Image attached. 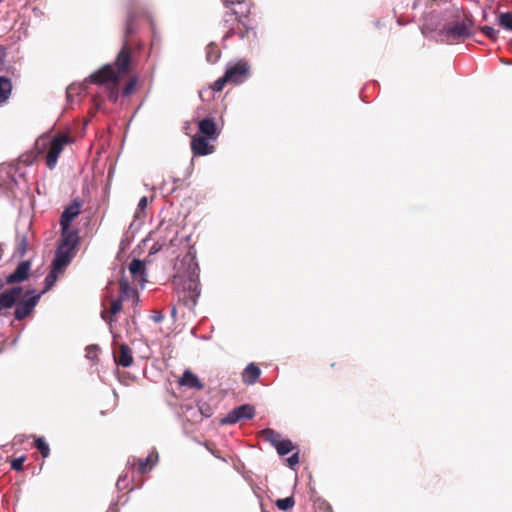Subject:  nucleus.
<instances>
[{
    "label": "nucleus",
    "instance_id": "nucleus-1",
    "mask_svg": "<svg viewBox=\"0 0 512 512\" xmlns=\"http://www.w3.org/2000/svg\"><path fill=\"white\" fill-rule=\"evenodd\" d=\"M131 60V52L128 41L125 39L123 41L122 49L119 51L114 67L113 64H106L96 72L92 73L87 81L90 83H111L112 88L109 92V99L111 101H117L118 99V90L116 85L120 79V76L128 71Z\"/></svg>",
    "mask_w": 512,
    "mask_h": 512
},
{
    "label": "nucleus",
    "instance_id": "nucleus-2",
    "mask_svg": "<svg viewBox=\"0 0 512 512\" xmlns=\"http://www.w3.org/2000/svg\"><path fill=\"white\" fill-rule=\"evenodd\" d=\"M181 265L184 271L182 275H179L183 279V290L180 299L186 307L193 309L201 294L199 282L200 268L195 256L190 254L182 259Z\"/></svg>",
    "mask_w": 512,
    "mask_h": 512
},
{
    "label": "nucleus",
    "instance_id": "nucleus-3",
    "mask_svg": "<svg viewBox=\"0 0 512 512\" xmlns=\"http://www.w3.org/2000/svg\"><path fill=\"white\" fill-rule=\"evenodd\" d=\"M441 40L453 44L459 42L471 35V21L469 19L461 22H456L451 25L445 26L440 31Z\"/></svg>",
    "mask_w": 512,
    "mask_h": 512
},
{
    "label": "nucleus",
    "instance_id": "nucleus-4",
    "mask_svg": "<svg viewBox=\"0 0 512 512\" xmlns=\"http://www.w3.org/2000/svg\"><path fill=\"white\" fill-rule=\"evenodd\" d=\"M27 295H30V297L20 300L16 302L14 307V318L18 321L25 319L28 317L34 308L36 307L37 303L39 302L41 298V294H35V290H28L26 292Z\"/></svg>",
    "mask_w": 512,
    "mask_h": 512
},
{
    "label": "nucleus",
    "instance_id": "nucleus-5",
    "mask_svg": "<svg viewBox=\"0 0 512 512\" xmlns=\"http://www.w3.org/2000/svg\"><path fill=\"white\" fill-rule=\"evenodd\" d=\"M254 415V407L249 404H243L231 410L224 418L220 420V423L222 425L235 424L240 420L252 419Z\"/></svg>",
    "mask_w": 512,
    "mask_h": 512
},
{
    "label": "nucleus",
    "instance_id": "nucleus-6",
    "mask_svg": "<svg viewBox=\"0 0 512 512\" xmlns=\"http://www.w3.org/2000/svg\"><path fill=\"white\" fill-rule=\"evenodd\" d=\"M226 73L231 72L230 82L234 84L243 83L250 74V66L247 61L239 60L236 63L229 64L226 68Z\"/></svg>",
    "mask_w": 512,
    "mask_h": 512
},
{
    "label": "nucleus",
    "instance_id": "nucleus-7",
    "mask_svg": "<svg viewBox=\"0 0 512 512\" xmlns=\"http://www.w3.org/2000/svg\"><path fill=\"white\" fill-rule=\"evenodd\" d=\"M6 279L0 277V299L2 297H7V304L5 307H1V311L3 310H9L13 308V306L16 304L18 299L22 296L23 288L21 286H13L8 289H5Z\"/></svg>",
    "mask_w": 512,
    "mask_h": 512
},
{
    "label": "nucleus",
    "instance_id": "nucleus-8",
    "mask_svg": "<svg viewBox=\"0 0 512 512\" xmlns=\"http://www.w3.org/2000/svg\"><path fill=\"white\" fill-rule=\"evenodd\" d=\"M158 459L159 456L157 451H152L144 459H137L135 457L130 458L127 462V466L134 467L136 463H138L137 471L139 474L143 475L150 472L154 468L158 462Z\"/></svg>",
    "mask_w": 512,
    "mask_h": 512
},
{
    "label": "nucleus",
    "instance_id": "nucleus-9",
    "mask_svg": "<svg viewBox=\"0 0 512 512\" xmlns=\"http://www.w3.org/2000/svg\"><path fill=\"white\" fill-rule=\"evenodd\" d=\"M74 251L70 250V248H64L58 246L55 252V257L52 262V267L56 271H62L65 267H67L74 257Z\"/></svg>",
    "mask_w": 512,
    "mask_h": 512
},
{
    "label": "nucleus",
    "instance_id": "nucleus-10",
    "mask_svg": "<svg viewBox=\"0 0 512 512\" xmlns=\"http://www.w3.org/2000/svg\"><path fill=\"white\" fill-rule=\"evenodd\" d=\"M113 357L115 363L124 368L130 367L133 364L132 349L125 343L120 344L118 350L113 351Z\"/></svg>",
    "mask_w": 512,
    "mask_h": 512
},
{
    "label": "nucleus",
    "instance_id": "nucleus-11",
    "mask_svg": "<svg viewBox=\"0 0 512 512\" xmlns=\"http://www.w3.org/2000/svg\"><path fill=\"white\" fill-rule=\"evenodd\" d=\"M31 268V263L28 260L20 262L14 272L10 273L6 276V282L8 284H17L21 283L27 279L29 271Z\"/></svg>",
    "mask_w": 512,
    "mask_h": 512
},
{
    "label": "nucleus",
    "instance_id": "nucleus-12",
    "mask_svg": "<svg viewBox=\"0 0 512 512\" xmlns=\"http://www.w3.org/2000/svg\"><path fill=\"white\" fill-rule=\"evenodd\" d=\"M82 203L74 199L62 212L60 226H70L71 222L79 215Z\"/></svg>",
    "mask_w": 512,
    "mask_h": 512
},
{
    "label": "nucleus",
    "instance_id": "nucleus-13",
    "mask_svg": "<svg viewBox=\"0 0 512 512\" xmlns=\"http://www.w3.org/2000/svg\"><path fill=\"white\" fill-rule=\"evenodd\" d=\"M79 242V236L76 230L71 229L70 226H61V243L60 247L70 248V250H75L77 244Z\"/></svg>",
    "mask_w": 512,
    "mask_h": 512
},
{
    "label": "nucleus",
    "instance_id": "nucleus-14",
    "mask_svg": "<svg viewBox=\"0 0 512 512\" xmlns=\"http://www.w3.org/2000/svg\"><path fill=\"white\" fill-rule=\"evenodd\" d=\"M191 149L194 155L206 156L213 152L214 148L202 136H194L191 140Z\"/></svg>",
    "mask_w": 512,
    "mask_h": 512
},
{
    "label": "nucleus",
    "instance_id": "nucleus-15",
    "mask_svg": "<svg viewBox=\"0 0 512 512\" xmlns=\"http://www.w3.org/2000/svg\"><path fill=\"white\" fill-rule=\"evenodd\" d=\"M261 375L260 368L254 364L250 363L246 366L242 373V380L247 385H253L257 382Z\"/></svg>",
    "mask_w": 512,
    "mask_h": 512
},
{
    "label": "nucleus",
    "instance_id": "nucleus-16",
    "mask_svg": "<svg viewBox=\"0 0 512 512\" xmlns=\"http://www.w3.org/2000/svg\"><path fill=\"white\" fill-rule=\"evenodd\" d=\"M68 141H69V138H68V136H65V135H57V136L53 137L52 140L50 141L48 153L59 157V155L61 154V152L63 150L64 145L66 143H68Z\"/></svg>",
    "mask_w": 512,
    "mask_h": 512
},
{
    "label": "nucleus",
    "instance_id": "nucleus-17",
    "mask_svg": "<svg viewBox=\"0 0 512 512\" xmlns=\"http://www.w3.org/2000/svg\"><path fill=\"white\" fill-rule=\"evenodd\" d=\"M180 384L182 386H187L189 388H195L198 390L203 388V384L200 382L199 378L189 370L184 371L182 377L180 378Z\"/></svg>",
    "mask_w": 512,
    "mask_h": 512
},
{
    "label": "nucleus",
    "instance_id": "nucleus-18",
    "mask_svg": "<svg viewBox=\"0 0 512 512\" xmlns=\"http://www.w3.org/2000/svg\"><path fill=\"white\" fill-rule=\"evenodd\" d=\"M199 132L207 137H211L216 134V124L212 118L206 117L198 123Z\"/></svg>",
    "mask_w": 512,
    "mask_h": 512
},
{
    "label": "nucleus",
    "instance_id": "nucleus-19",
    "mask_svg": "<svg viewBox=\"0 0 512 512\" xmlns=\"http://www.w3.org/2000/svg\"><path fill=\"white\" fill-rule=\"evenodd\" d=\"M12 90L11 80L6 76H0V103L5 102Z\"/></svg>",
    "mask_w": 512,
    "mask_h": 512
},
{
    "label": "nucleus",
    "instance_id": "nucleus-20",
    "mask_svg": "<svg viewBox=\"0 0 512 512\" xmlns=\"http://www.w3.org/2000/svg\"><path fill=\"white\" fill-rule=\"evenodd\" d=\"M129 271L134 278L145 275V264L140 259H133L129 264Z\"/></svg>",
    "mask_w": 512,
    "mask_h": 512
},
{
    "label": "nucleus",
    "instance_id": "nucleus-21",
    "mask_svg": "<svg viewBox=\"0 0 512 512\" xmlns=\"http://www.w3.org/2000/svg\"><path fill=\"white\" fill-rule=\"evenodd\" d=\"M261 436L263 437L264 440L270 442L271 445L274 447L277 445L281 438V435L271 428L263 429L261 431Z\"/></svg>",
    "mask_w": 512,
    "mask_h": 512
},
{
    "label": "nucleus",
    "instance_id": "nucleus-22",
    "mask_svg": "<svg viewBox=\"0 0 512 512\" xmlns=\"http://www.w3.org/2000/svg\"><path fill=\"white\" fill-rule=\"evenodd\" d=\"M275 449L277 450V453L280 456H284L290 453L294 449V446L291 440L280 439L277 445L275 446Z\"/></svg>",
    "mask_w": 512,
    "mask_h": 512
},
{
    "label": "nucleus",
    "instance_id": "nucleus-23",
    "mask_svg": "<svg viewBox=\"0 0 512 512\" xmlns=\"http://www.w3.org/2000/svg\"><path fill=\"white\" fill-rule=\"evenodd\" d=\"M220 50L217 48V46L213 43H210L209 45H207L206 47V60L211 63V64H214L216 63L219 58H220Z\"/></svg>",
    "mask_w": 512,
    "mask_h": 512
},
{
    "label": "nucleus",
    "instance_id": "nucleus-24",
    "mask_svg": "<svg viewBox=\"0 0 512 512\" xmlns=\"http://www.w3.org/2000/svg\"><path fill=\"white\" fill-rule=\"evenodd\" d=\"M59 272L60 271H56L52 267L51 271L45 277V281H44L45 287H44V289L41 292H39L38 294H41V296H42L43 294H45L47 291H49L54 286V284H55V282L57 280Z\"/></svg>",
    "mask_w": 512,
    "mask_h": 512
},
{
    "label": "nucleus",
    "instance_id": "nucleus-25",
    "mask_svg": "<svg viewBox=\"0 0 512 512\" xmlns=\"http://www.w3.org/2000/svg\"><path fill=\"white\" fill-rule=\"evenodd\" d=\"M275 505L279 510L288 511L294 507L295 500L293 496H289L276 500Z\"/></svg>",
    "mask_w": 512,
    "mask_h": 512
},
{
    "label": "nucleus",
    "instance_id": "nucleus-26",
    "mask_svg": "<svg viewBox=\"0 0 512 512\" xmlns=\"http://www.w3.org/2000/svg\"><path fill=\"white\" fill-rule=\"evenodd\" d=\"M35 447L40 452L43 458H47L50 454V448L48 443L45 441L43 437L35 438Z\"/></svg>",
    "mask_w": 512,
    "mask_h": 512
},
{
    "label": "nucleus",
    "instance_id": "nucleus-27",
    "mask_svg": "<svg viewBox=\"0 0 512 512\" xmlns=\"http://www.w3.org/2000/svg\"><path fill=\"white\" fill-rule=\"evenodd\" d=\"M498 23L502 28H504L508 31H512V13L511 12L501 13L498 16Z\"/></svg>",
    "mask_w": 512,
    "mask_h": 512
},
{
    "label": "nucleus",
    "instance_id": "nucleus-28",
    "mask_svg": "<svg viewBox=\"0 0 512 512\" xmlns=\"http://www.w3.org/2000/svg\"><path fill=\"white\" fill-rule=\"evenodd\" d=\"M480 31L488 38H490L493 41H496L498 39L499 30L494 29L491 26H482L480 28Z\"/></svg>",
    "mask_w": 512,
    "mask_h": 512
},
{
    "label": "nucleus",
    "instance_id": "nucleus-29",
    "mask_svg": "<svg viewBox=\"0 0 512 512\" xmlns=\"http://www.w3.org/2000/svg\"><path fill=\"white\" fill-rule=\"evenodd\" d=\"M100 348L96 344L88 345L85 349V357L89 360H95L98 357V352Z\"/></svg>",
    "mask_w": 512,
    "mask_h": 512
},
{
    "label": "nucleus",
    "instance_id": "nucleus-30",
    "mask_svg": "<svg viewBox=\"0 0 512 512\" xmlns=\"http://www.w3.org/2000/svg\"><path fill=\"white\" fill-rule=\"evenodd\" d=\"M230 76H231V72L230 73L225 72L223 77L216 80L214 83V86H213L214 91H216V92L221 91L223 89L225 83L230 82Z\"/></svg>",
    "mask_w": 512,
    "mask_h": 512
},
{
    "label": "nucleus",
    "instance_id": "nucleus-31",
    "mask_svg": "<svg viewBox=\"0 0 512 512\" xmlns=\"http://www.w3.org/2000/svg\"><path fill=\"white\" fill-rule=\"evenodd\" d=\"M249 32L250 30L247 27H245V30H242L240 28L236 30L235 28H232L224 35V39H227L234 34H237L241 39H244L248 36Z\"/></svg>",
    "mask_w": 512,
    "mask_h": 512
},
{
    "label": "nucleus",
    "instance_id": "nucleus-32",
    "mask_svg": "<svg viewBox=\"0 0 512 512\" xmlns=\"http://www.w3.org/2000/svg\"><path fill=\"white\" fill-rule=\"evenodd\" d=\"M83 90H84V86L82 84H79V85L71 84L70 86L67 87V90H66L67 98L71 99L73 97V95L79 94Z\"/></svg>",
    "mask_w": 512,
    "mask_h": 512
},
{
    "label": "nucleus",
    "instance_id": "nucleus-33",
    "mask_svg": "<svg viewBox=\"0 0 512 512\" xmlns=\"http://www.w3.org/2000/svg\"><path fill=\"white\" fill-rule=\"evenodd\" d=\"M148 198L146 196H143L138 203L137 210L135 212V218H139L141 213L144 211V209L147 207Z\"/></svg>",
    "mask_w": 512,
    "mask_h": 512
},
{
    "label": "nucleus",
    "instance_id": "nucleus-34",
    "mask_svg": "<svg viewBox=\"0 0 512 512\" xmlns=\"http://www.w3.org/2000/svg\"><path fill=\"white\" fill-rule=\"evenodd\" d=\"M24 462H25V457L24 456L17 457V458L12 460L11 468L16 470V471H20V470L23 469Z\"/></svg>",
    "mask_w": 512,
    "mask_h": 512
},
{
    "label": "nucleus",
    "instance_id": "nucleus-35",
    "mask_svg": "<svg viewBox=\"0 0 512 512\" xmlns=\"http://www.w3.org/2000/svg\"><path fill=\"white\" fill-rule=\"evenodd\" d=\"M121 310H122V298H118L112 302L110 312L112 315H116Z\"/></svg>",
    "mask_w": 512,
    "mask_h": 512
},
{
    "label": "nucleus",
    "instance_id": "nucleus-36",
    "mask_svg": "<svg viewBox=\"0 0 512 512\" xmlns=\"http://www.w3.org/2000/svg\"><path fill=\"white\" fill-rule=\"evenodd\" d=\"M135 86H136V79L134 78V79H131L123 88V90H122L123 95L129 96L135 89Z\"/></svg>",
    "mask_w": 512,
    "mask_h": 512
},
{
    "label": "nucleus",
    "instance_id": "nucleus-37",
    "mask_svg": "<svg viewBox=\"0 0 512 512\" xmlns=\"http://www.w3.org/2000/svg\"><path fill=\"white\" fill-rule=\"evenodd\" d=\"M133 21H134V16L129 15L128 19L126 21V25H125V36H128V35L134 33Z\"/></svg>",
    "mask_w": 512,
    "mask_h": 512
},
{
    "label": "nucleus",
    "instance_id": "nucleus-38",
    "mask_svg": "<svg viewBox=\"0 0 512 512\" xmlns=\"http://www.w3.org/2000/svg\"><path fill=\"white\" fill-rule=\"evenodd\" d=\"M58 157L47 152L46 165L49 169H53L57 164Z\"/></svg>",
    "mask_w": 512,
    "mask_h": 512
},
{
    "label": "nucleus",
    "instance_id": "nucleus-39",
    "mask_svg": "<svg viewBox=\"0 0 512 512\" xmlns=\"http://www.w3.org/2000/svg\"><path fill=\"white\" fill-rule=\"evenodd\" d=\"M287 462L289 467L293 468L299 463V453H293L290 457L287 458Z\"/></svg>",
    "mask_w": 512,
    "mask_h": 512
},
{
    "label": "nucleus",
    "instance_id": "nucleus-40",
    "mask_svg": "<svg viewBox=\"0 0 512 512\" xmlns=\"http://www.w3.org/2000/svg\"><path fill=\"white\" fill-rule=\"evenodd\" d=\"M126 480H127V475L119 476V478L116 482V487L118 490H122L126 487Z\"/></svg>",
    "mask_w": 512,
    "mask_h": 512
},
{
    "label": "nucleus",
    "instance_id": "nucleus-41",
    "mask_svg": "<svg viewBox=\"0 0 512 512\" xmlns=\"http://www.w3.org/2000/svg\"><path fill=\"white\" fill-rule=\"evenodd\" d=\"M163 314L158 312L156 313L154 316H153V321L156 322V323H159L163 320Z\"/></svg>",
    "mask_w": 512,
    "mask_h": 512
},
{
    "label": "nucleus",
    "instance_id": "nucleus-42",
    "mask_svg": "<svg viewBox=\"0 0 512 512\" xmlns=\"http://www.w3.org/2000/svg\"><path fill=\"white\" fill-rule=\"evenodd\" d=\"M160 245H158L157 243H155L151 248H150V254H154L156 252H158L160 250Z\"/></svg>",
    "mask_w": 512,
    "mask_h": 512
},
{
    "label": "nucleus",
    "instance_id": "nucleus-43",
    "mask_svg": "<svg viewBox=\"0 0 512 512\" xmlns=\"http://www.w3.org/2000/svg\"><path fill=\"white\" fill-rule=\"evenodd\" d=\"M222 2H223V4L225 6H228L229 4H233L234 3V1H232V0H222Z\"/></svg>",
    "mask_w": 512,
    "mask_h": 512
},
{
    "label": "nucleus",
    "instance_id": "nucleus-44",
    "mask_svg": "<svg viewBox=\"0 0 512 512\" xmlns=\"http://www.w3.org/2000/svg\"><path fill=\"white\" fill-rule=\"evenodd\" d=\"M127 288H128V285L126 283H124V282L121 283V290H122V292H125Z\"/></svg>",
    "mask_w": 512,
    "mask_h": 512
},
{
    "label": "nucleus",
    "instance_id": "nucleus-45",
    "mask_svg": "<svg viewBox=\"0 0 512 512\" xmlns=\"http://www.w3.org/2000/svg\"><path fill=\"white\" fill-rule=\"evenodd\" d=\"M101 317H102V319L106 320V312L105 311H102Z\"/></svg>",
    "mask_w": 512,
    "mask_h": 512
},
{
    "label": "nucleus",
    "instance_id": "nucleus-46",
    "mask_svg": "<svg viewBox=\"0 0 512 512\" xmlns=\"http://www.w3.org/2000/svg\"><path fill=\"white\" fill-rule=\"evenodd\" d=\"M112 321H113V318H112V317H110L109 322H108L110 327H111V322H112Z\"/></svg>",
    "mask_w": 512,
    "mask_h": 512
},
{
    "label": "nucleus",
    "instance_id": "nucleus-47",
    "mask_svg": "<svg viewBox=\"0 0 512 512\" xmlns=\"http://www.w3.org/2000/svg\"><path fill=\"white\" fill-rule=\"evenodd\" d=\"M3 0H0V3L2 2Z\"/></svg>",
    "mask_w": 512,
    "mask_h": 512
}]
</instances>
